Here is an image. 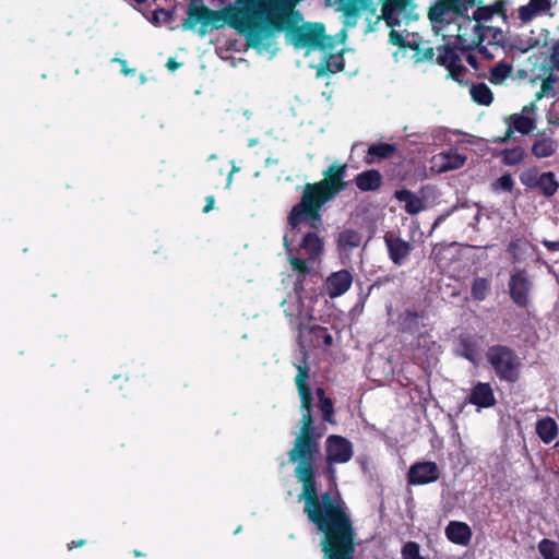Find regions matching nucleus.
I'll list each match as a JSON object with an SVG mask.
<instances>
[{
	"mask_svg": "<svg viewBox=\"0 0 559 559\" xmlns=\"http://www.w3.org/2000/svg\"><path fill=\"white\" fill-rule=\"evenodd\" d=\"M524 150L522 147H513L502 153V160L507 165H516L524 158Z\"/></svg>",
	"mask_w": 559,
	"mask_h": 559,
	"instance_id": "2f4dec72",
	"label": "nucleus"
},
{
	"mask_svg": "<svg viewBox=\"0 0 559 559\" xmlns=\"http://www.w3.org/2000/svg\"><path fill=\"white\" fill-rule=\"evenodd\" d=\"M555 0H530L526 5H522L519 8V17L522 22L528 23L537 15L547 12Z\"/></svg>",
	"mask_w": 559,
	"mask_h": 559,
	"instance_id": "a211bd4d",
	"label": "nucleus"
},
{
	"mask_svg": "<svg viewBox=\"0 0 559 559\" xmlns=\"http://www.w3.org/2000/svg\"><path fill=\"white\" fill-rule=\"evenodd\" d=\"M540 174L536 169H526L520 175L522 185L527 188H538Z\"/></svg>",
	"mask_w": 559,
	"mask_h": 559,
	"instance_id": "72a5a7b5",
	"label": "nucleus"
},
{
	"mask_svg": "<svg viewBox=\"0 0 559 559\" xmlns=\"http://www.w3.org/2000/svg\"><path fill=\"white\" fill-rule=\"evenodd\" d=\"M381 183V175L377 170H368L356 177V185L362 191L377 189Z\"/></svg>",
	"mask_w": 559,
	"mask_h": 559,
	"instance_id": "b1692460",
	"label": "nucleus"
},
{
	"mask_svg": "<svg viewBox=\"0 0 559 559\" xmlns=\"http://www.w3.org/2000/svg\"><path fill=\"white\" fill-rule=\"evenodd\" d=\"M540 79V90L535 95V102L540 100L543 97H555L559 93V71L552 67L544 69Z\"/></svg>",
	"mask_w": 559,
	"mask_h": 559,
	"instance_id": "4468645a",
	"label": "nucleus"
},
{
	"mask_svg": "<svg viewBox=\"0 0 559 559\" xmlns=\"http://www.w3.org/2000/svg\"><path fill=\"white\" fill-rule=\"evenodd\" d=\"M114 61H117L121 64V72L124 74V75H132L135 73V70L134 69H130L128 66H127V61L126 60H122V59H118V58H115Z\"/></svg>",
	"mask_w": 559,
	"mask_h": 559,
	"instance_id": "a19ab883",
	"label": "nucleus"
},
{
	"mask_svg": "<svg viewBox=\"0 0 559 559\" xmlns=\"http://www.w3.org/2000/svg\"><path fill=\"white\" fill-rule=\"evenodd\" d=\"M179 67V63H177L174 59H169L168 62H167V68L171 71H175L176 69H178Z\"/></svg>",
	"mask_w": 559,
	"mask_h": 559,
	"instance_id": "49530a36",
	"label": "nucleus"
},
{
	"mask_svg": "<svg viewBox=\"0 0 559 559\" xmlns=\"http://www.w3.org/2000/svg\"><path fill=\"white\" fill-rule=\"evenodd\" d=\"M353 284V275L347 270L333 272L324 283V290L331 298L344 295Z\"/></svg>",
	"mask_w": 559,
	"mask_h": 559,
	"instance_id": "f8f14e48",
	"label": "nucleus"
},
{
	"mask_svg": "<svg viewBox=\"0 0 559 559\" xmlns=\"http://www.w3.org/2000/svg\"><path fill=\"white\" fill-rule=\"evenodd\" d=\"M173 17V12L169 11V10H164V9H159V10H155L152 17L150 19L151 23H153L154 25L158 26V25H163V24H166L168 23Z\"/></svg>",
	"mask_w": 559,
	"mask_h": 559,
	"instance_id": "4c0bfd02",
	"label": "nucleus"
},
{
	"mask_svg": "<svg viewBox=\"0 0 559 559\" xmlns=\"http://www.w3.org/2000/svg\"><path fill=\"white\" fill-rule=\"evenodd\" d=\"M536 102L524 106L521 112L513 114L506 119L508 131L503 140H507L513 133V129L522 134H528L535 129Z\"/></svg>",
	"mask_w": 559,
	"mask_h": 559,
	"instance_id": "1a4fd4ad",
	"label": "nucleus"
},
{
	"mask_svg": "<svg viewBox=\"0 0 559 559\" xmlns=\"http://www.w3.org/2000/svg\"><path fill=\"white\" fill-rule=\"evenodd\" d=\"M84 543L85 542L83 539H81L79 542H72L71 544H69V549H72L73 547H80V546L84 545Z\"/></svg>",
	"mask_w": 559,
	"mask_h": 559,
	"instance_id": "de8ad7c7",
	"label": "nucleus"
},
{
	"mask_svg": "<svg viewBox=\"0 0 559 559\" xmlns=\"http://www.w3.org/2000/svg\"><path fill=\"white\" fill-rule=\"evenodd\" d=\"M447 538L456 545L467 546L473 536L472 528L465 522L451 521L444 530Z\"/></svg>",
	"mask_w": 559,
	"mask_h": 559,
	"instance_id": "2eb2a0df",
	"label": "nucleus"
},
{
	"mask_svg": "<svg viewBox=\"0 0 559 559\" xmlns=\"http://www.w3.org/2000/svg\"><path fill=\"white\" fill-rule=\"evenodd\" d=\"M394 152V146L391 144H373L368 148L369 155H374L381 158H385L391 156V154Z\"/></svg>",
	"mask_w": 559,
	"mask_h": 559,
	"instance_id": "c9c22d12",
	"label": "nucleus"
},
{
	"mask_svg": "<svg viewBox=\"0 0 559 559\" xmlns=\"http://www.w3.org/2000/svg\"><path fill=\"white\" fill-rule=\"evenodd\" d=\"M233 176H234L233 173H229L228 178H227V188H229L233 182Z\"/></svg>",
	"mask_w": 559,
	"mask_h": 559,
	"instance_id": "09e8293b",
	"label": "nucleus"
},
{
	"mask_svg": "<svg viewBox=\"0 0 559 559\" xmlns=\"http://www.w3.org/2000/svg\"><path fill=\"white\" fill-rule=\"evenodd\" d=\"M361 243V235L354 229H344L337 238L338 249L342 253L347 254Z\"/></svg>",
	"mask_w": 559,
	"mask_h": 559,
	"instance_id": "aec40b11",
	"label": "nucleus"
},
{
	"mask_svg": "<svg viewBox=\"0 0 559 559\" xmlns=\"http://www.w3.org/2000/svg\"><path fill=\"white\" fill-rule=\"evenodd\" d=\"M214 207V198L207 197L206 198V205L203 209L204 213H209Z\"/></svg>",
	"mask_w": 559,
	"mask_h": 559,
	"instance_id": "a18cd8bd",
	"label": "nucleus"
},
{
	"mask_svg": "<svg viewBox=\"0 0 559 559\" xmlns=\"http://www.w3.org/2000/svg\"><path fill=\"white\" fill-rule=\"evenodd\" d=\"M257 143H258V141L255 139H251L249 141V146H254Z\"/></svg>",
	"mask_w": 559,
	"mask_h": 559,
	"instance_id": "3c124183",
	"label": "nucleus"
},
{
	"mask_svg": "<svg viewBox=\"0 0 559 559\" xmlns=\"http://www.w3.org/2000/svg\"><path fill=\"white\" fill-rule=\"evenodd\" d=\"M433 28L444 38H453V45L464 50L478 48L490 37V29L481 28L477 20L465 14H455L442 24H433Z\"/></svg>",
	"mask_w": 559,
	"mask_h": 559,
	"instance_id": "20e7f679",
	"label": "nucleus"
},
{
	"mask_svg": "<svg viewBox=\"0 0 559 559\" xmlns=\"http://www.w3.org/2000/svg\"><path fill=\"white\" fill-rule=\"evenodd\" d=\"M469 402L479 408L490 407L495 404L496 399L489 383L478 382L473 389L468 397Z\"/></svg>",
	"mask_w": 559,
	"mask_h": 559,
	"instance_id": "f3484780",
	"label": "nucleus"
},
{
	"mask_svg": "<svg viewBox=\"0 0 559 559\" xmlns=\"http://www.w3.org/2000/svg\"><path fill=\"white\" fill-rule=\"evenodd\" d=\"M344 173L345 166L331 165L324 179L306 186L300 202L292 210L283 242L289 264L298 274H308L309 264L323 253V241L311 230L321 226L320 207L344 189Z\"/></svg>",
	"mask_w": 559,
	"mask_h": 559,
	"instance_id": "f03ea898",
	"label": "nucleus"
},
{
	"mask_svg": "<svg viewBox=\"0 0 559 559\" xmlns=\"http://www.w3.org/2000/svg\"><path fill=\"white\" fill-rule=\"evenodd\" d=\"M555 447H559V441L555 444Z\"/></svg>",
	"mask_w": 559,
	"mask_h": 559,
	"instance_id": "6e6d98bb",
	"label": "nucleus"
},
{
	"mask_svg": "<svg viewBox=\"0 0 559 559\" xmlns=\"http://www.w3.org/2000/svg\"><path fill=\"white\" fill-rule=\"evenodd\" d=\"M328 1L333 5H337L344 12V25L346 27L355 26L361 12L369 11L373 15L377 11L373 0ZM378 19L384 20L386 26L392 28L390 41L401 48L412 50L413 55L411 58L416 62H424L433 58V49L417 34H407L404 37L395 29V27H402L417 19L413 0H384L382 13Z\"/></svg>",
	"mask_w": 559,
	"mask_h": 559,
	"instance_id": "7ed1b4c3",
	"label": "nucleus"
},
{
	"mask_svg": "<svg viewBox=\"0 0 559 559\" xmlns=\"http://www.w3.org/2000/svg\"><path fill=\"white\" fill-rule=\"evenodd\" d=\"M455 51L450 47V43L438 48V63L451 68L454 63Z\"/></svg>",
	"mask_w": 559,
	"mask_h": 559,
	"instance_id": "7c9ffc66",
	"label": "nucleus"
},
{
	"mask_svg": "<svg viewBox=\"0 0 559 559\" xmlns=\"http://www.w3.org/2000/svg\"><path fill=\"white\" fill-rule=\"evenodd\" d=\"M310 333H314L316 335H322V341L325 345L332 344V336L326 332L323 328H311L309 330Z\"/></svg>",
	"mask_w": 559,
	"mask_h": 559,
	"instance_id": "ea45409f",
	"label": "nucleus"
},
{
	"mask_svg": "<svg viewBox=\"0 0 559 559\" xmlns=\"http://www.w3.org/2000/svg\"><path fill=\"white\" fill-rule=\"evenodd\" d=\"M551 59L554 62V67L559 71V45L554 50Z\"/></svg>",
	"mask_w": 559,
	"mask_h": 559,
	"instance_id": "c03bdc74",
	"label": "nucleus"
},
{
	"mask_svg": "<svg viewBox=\"0 0 559 559\" xmlns=\"http://www.w3.org/2000/svg\"><path fill=\"white\" fill-rule=\"evenodd\" d=\"M353 456L352 443L343 437L330 436L326 440V462L329 464V473L334 477L335 469L333 464L346 463Z\"/></svg>",
	"mask_w": 559,
	"mask_h": 559,
	"instance_id": "0eeeda50",
	"label": "nucleus"
},
{
	"mask_svg": "<svg viewBox=\"0 0 559 559\" xmlns=\"http://www.w3.org/2000/svg\"><path fill=\"white\" fill-rule=\"evenodd\" d=\"M296 367L298 373L295 381L301 401V427L288 455L289 461L297 464L296 477L302 484L299 498L305 501L308 519L324 534L321 543L324 559H353L355 534L344 510V502L338 495L324 493L320 499L317 496L313 464L319 447L313 437L311 417L313 396L307 383L309 378L307 365H296Z\"/></svg>",
	"mask_w": 559,
	"mask_h": 559,
	"instance_id": "f257e3e1",
	"label": "nucleus"
},
{
	"mask_svg": "<svg viewBox=\"0 0 559 559\" xmlns=\"http://www.w3.org/2000/svg\"><path fill=\"white\" fill-rule=\"evenodd\" d=\"M559 188L555 174L551 171L540 174L538 189L546 195H554Z\"/></svg>",
	"mask_w": 559,
	"mask_h": 559,
	"instance_id": "bb28decb",
	"label": "nucleus"
},
{
	"mask_svg": "<svg viewBox=\"0 0 559 559\" xmlns=\"http://www.w3.org/2000/svg\"><path fill=\"white\" fill-rule=\"evenodd\" d=\"M476 0H440L429 12V17L433 24H442L444 21L463 14V11L475 4Z\"/></svg>",
	"mask_w": 559,
	"mask_h": 559,
	"instance_id": "6e6552de",
	"label": "nucleus"
},
{
	"mask_svg": "<svg viewBox=\"0 0 559 559\" xmlns=\"http://www.w3.org/2000/svg\"><path fill=\"white\" fill-rule=\"evenodd\" d=\"M511 298L519 306H525L528 301V294L532 283L524 271H518L511 275L510 283Z\"/></svg>",
	"mask_w": 559,
	"mask_h": 559,
	"instance_id": "ddd939ff",
	"label": "nucleus"
},
{
	"mask_svg": "<svg viewBox=\"0 0 559 559\" xmlns=\"http://www.w3.org/2000/svg\"><path fill=\"white\" fill-rule=\"evenodd\" d=\"M538 549L544 559H559V545L549 539H543Z\"/></svg>",
	"mask_w": 559,
	"mask_h": 559,
	"instance_id": "c756f323",
	"label": "nucleus"
},
{
	"mask_svg": "<svg viewBox=\"0 0 559 559\" xmlns=\"http://www.w3.org/2000/svg\"><path fill=\"white\" fill-rule=\"evenodd\" d=\"M558 148L557 141L551 138H542L532 146V154L537 158H546L556 153Z\"/></svg>",
	"mask_w": 559,
	"mask_h": 559,
	"instance_id": "5701e85b",
	"label": "nucleus"
},
{
	"mask_svg": "<svg viewBox=\"0 0 559 559\" xmlns=\"http://www.w3.org/2000/svg\"><path fill=\"white\" fill-rule=\"evenodd\" d=\"M344 68L341 56H331L328 60L317 66V76L322 78L329 73L342 71Z\"/></svg>",
	"mask_w": 559,
	"mask_h": 559,
	"instance_id": "393cba45",
	"label": "nucleus"
},
{
	"mask_svg": "<svg viewBox=\"0 0 559 559\" xmlns=\"http://www.w3.org/2000/svg\"><path fill=\"white\" fill-rule=\"evenodd\" d=\"M512 73V67L508 63L500 62L496 64L490 71V82L493 84H501Z\"/></svg>",
	"mask_w": 559,
	"mask_h": 559,
	"instance_id": "cd10ccee",
	"label": "nucleus"
},
{
	"mask_svg": "<svg viewBox=\"0 0 559 559\" xmlns=\"http://www.w3.org/2000/svg\"><path fill=\"white\" fill-rule=\"evenodd\" d=\"M489 292V282L485 278H476L472 286V295L477 300H484Z\"/></svg>",
	"mask_w": 559,
	"mask_h": 559,
	"instance_id": "473e14b6",
	"label": "nucleus"
},
{
	"mask_svg": "<svg viewBox=\"0 0 559 559\" xmlns=\"http://www.w3.org/2000/svg\"><path fill=\"white\" fill-rule=\"evenodd\" d=\"M385 243L391 260L397 265H401L404 262L412 250V247L407 241L397 237H385Z\"/></svg>",
	"mask_w": 559,
	"mask_h": 559,
	"instance_id": "6ab92c4d",
	"label": "nucleus"
},
{
	"mask_svg": "<svg viewBox=\"0 0 559 559\" xmlns=\"http://www.w3.org/2000/svg\"><path fill=\"white\" fill-rule=\"evenodd\" d=\"M395 198L405 203V211L408 214H417L424 210L423 200L409 190H399Z\"/></svg>",
	"mask_w": 559,
	"mask_h": 559,
	"instance_id": "412c9836",
	"label": "nucleus"
},
{
	"mask_svg": "<svg viewBox=\"0 0 559 559\" xmlns=\"http://www.w3.org/2000/svg\"><path fill=\"white\" fill-rule=\"evenodd\" d=\"M239 170H240L239 167H237L235 165V163L233 162V167H231V171L230 173H233V175H234L235 173H238Z\"/></svg>",
	"mask_w": 559,
	"mask_h": 559,
	"instance_id": "8fccbe9b",
	"label": "nucleus"
},
{
	"mask_svg": "<svg viewBox=\"0 0 559 559\" xmlns=\"http://www.w3.org/2000/svg\"><path fill=\"white\" fill-rule=\"evenodd\" d=\"M316 396L319 400V407L323 413V419L325 421L332 423L333 405L331 400L325 397L324 390L322 388H318L316 390Z\"/></svg>",
	"mask_w": 559,
	"mask_h": 559,
	"instance_id": "c85d7f7f",
	"label": "nucleus"
},
{
	"mask_svg": "<svg viewBox=\"0 0 559 559\" xmlns=\"http://www.w3.org/2000/svg\"><path fill=\"white\" fill-rule=\"evenodd\" d=\"M451 74L453 78H455V75H456L454 70H451Z\"/></svg>",
	"mask_w": 559,
	"mask_h": 559,
	"instance_id": "864d4df0",
	"label": "nucleus"
},
{
	"mask_svg": "<svg viewBox=\"0 0 559 559\" xmlns=\"http://www.w3.org/2000/svg\"><path fill=\"white\" fill-rule=\"evenodd\" d=\"M503 2L502 0H496L490 4L479 5L474 12L473 19L477 20L481 28L490 29V35L495 33V28L488 25V22L495 16L502 14Z\"/></svg>",
	"mask_w": 559,
	"mask_h": 559,
	"instance_id": "dca6fc26",
	"label": "nucleus"
},
{
	"mask_svg": "<svg viewBox=\"0 0 559 559\" xmlns=\"http://www.w3.org/2000/svg\"><path fill=\"white\" fill-rule=\"evenodd\" d=\"M141 81H142V82H145V78H144V75H142V76H141Z\"/></svg>",
	"mask_w": 559,
	"mask_h": 559,
	"instance_id": "5fc2aeb1",
	"label": "nucleus"
},
{
	"mask_svg": "<svg viewBox=\"0 0 559 559\" xmlns=\"http://www.w3.org/2000/svg\"><path fill=\"white\" fill-rule=\"evenodd\" d=\"M544 245L547 247L550 251H559V240L558 241H548L544 240Z\"/></svg>",
	"mask_w": 559,
	"mask_h": 559,
	"instance_id": "37998d69",
	"label": "nucleus"
},
{
	"mask_svg": "<svg viewBox=\"0 0 559 559\" xmlns=\"http://www.w3.org/2000/svg\"><path fill=\"white\" fill-rule=\"evenodd\" d=\"M403 559H426L420 555V546L415 542H407L401 551Z\"/></svg>",
	"mask_w": 559,
	"mask_h": 559,
	"instance_id": "f704fd0d",
	"label": "nucleus"
},
{
	"mask_svg": "<svg viewBox=\"0 0 559 559\" xmlns=\"http://www.w3.org/2000/svg\"><path fill=\"white\" fill-rule=\"evenodd\" d=\"M400 34H402L404 37L408 34L406 33L405 35L403 33H405V29H402V32L397 31Z\"/></svg>",
	"mask_w": 559,
	"mask_h": 559,
	"instance_id": "603ef678",
	"label": "nucleus"
},
{
	"mask_svg": "<svg viewBox=\"0 0 559 559\" xmlns=\"http://www.w3.org/2000/svg\"><path fill=\"white\" fill-rule=\"evenodd\" d=\"M514 181L511 175L504 174L492 183L495 191L510 192L513 189Z\"/></svg>",
	"mask_w": 559,
	"mask_h": 559,
	"instance_id": "e433bc0d",
	"label": "nucleus"
},
{
	"mask_svg": "<svg viewBox=\"0 0 559 559\" xmlns=\"http://www.w3.org/2000/svg\"><path fill=\"white\" fill-rule=\"evenodd\" d=\"M466 159L464 154L459 153L454 148H450L431 157L430 170L433 174L456 170L465 165Z\"/></svg>",
	"mask_w": 559,
	"mask_h": 559,
	"instance_id": "9d476101",
	"label": "nucleus"
},
{
	"mask_svg": "<svg viewBox=\"0 0 559 559\" xmlns=\"http://www.w3.org/2000/svg\"><path fill=\"white\" fill-rule=\"evenodd\" d=\"M469 94L472 99L479 105L487 106L492 102V93L490 88L484 83L473 85L469 90Z\"/></svg>",
	"mask_w": 559,
	"mask_h": 559,
	"instance_id": "a878e982",
	"label": "nucleus"
},
{
	"mask_svg": "<svg viewBox=\"0 0 559 559\" xmlns=\"http://www.w3.org/2000/svg\"><path fill=\"white\" fill-rule=\"evenodd\" d=\"M459 355L469 360L475 366L479 362V354L478 352L472 347V346H465L463 349H457Z\"/></svg>",
	"mask_w": 559,
	"mask_h": 559,
	"instance_id": "58836bf2",
	"label": "nucleus"
},
{
	"mask_svg": "<svg viewBox=\"0 0 559 559\" xmlns=\"http://www.w3.org/2000/svg\"><path fill=\"white\" fill-rule=\"evenodd\" d=\"M284 312L286 316L294 318L295 324L299 331V341L302 346L306 344H312L318 346L321 344L322 335H316L310 333L311 328H318L317 325L310 324L312 319V312L309 305L305 304L304 299L298 296L290 297L289 301L283 302Z\"/></svg>",
	"mask_w": 559,
	"mask_h": 559,
	"instance_id": "39448f33",
	"label": "nucleus"
},
{
	"mask_svg": "<svg viewBox=\"0 0 559 559\" xmlns=\"http://www.w3.org/2000/svg\"><path fill=\"white\" fill-rule=\"evenodd\" d=\"M486 357L501 379L513 382L519 378L521 360L509 347L501 345L491 346L487 350Z\"/></svg>",
	"mask_w": 559,
	"mask_h": 559,
	"instance_id": "423d86ee",
	"label": "nucleus"
},
{
	"mask_svg": "<svg viewBox=\"0 0 559 559\" xmlns=\"http://www.w3.org/2000/svg\"><path fill=\"white\" fill-rule=\"evenodd\" d=\"M536 432L545 443H550L558 435V425L551 417H544L536 423Z\"/></svg>",
	"mask_w": 559,
	"mask_h": 559,
	"instance_id": "4be33fe9",
	"label": "nucleus"
},
{
	"mask_svg": "<svg viewBox=\"0 0 559 559\" xmlns=\"http://www.w3.org/2000/svg\"><path fill=\"white\" fill-rule=\"evenodd\" d=\"M440 477V468L435 462H417L409 467L407 480L409 485L421 486L435 483Z\"/></svg>",
	"mask_w": 559,
	"mask_h": 559,
	"instance_id": "9b49d317",
	"label": "nucleus"
},
{
	"mask_svg": "<svg viewBox=\"0 0 559 559\" xmlns=\"http://www.w3.org/2000/svg\"><path fill=\"white\" fill-rule=\"evenodd\" d=\"M432 136L435 143L441 144L444 141L445 133L442 130H435Z\"/></svg>",
	"mask_w": 559,
	"mask_h": 559,
	"instance_id": "79ce46f5",
	"label": "nucleus"
}]
</instances>
